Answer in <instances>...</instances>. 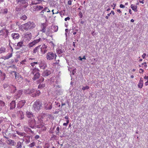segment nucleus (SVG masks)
Wrapping results in <instances>:
<instances>
[{
    "instance_id": "a878e982",
    "label": "nucleus",
    "mask_w": 148,
    "mask_h": 148,
    "mask_svg": "<svg viewBox=\"0 0 148 148\" xmlns=\"http://www.w3.org/2000/svg\"><path fill=\"white\" fill-rule=\"evenodd\" d=\"M24 130L25 132H30L31 133H33V131L31 130V129L28 128L26 126H24Z\"/></svg>"
},
{
    "instance_id": "338daca9",
    "label": "nucleus",
    "mask_w": 148,
    "mask_h": 148,
    "mask_svg": "<svg viewBox=\"0 0 148 148\" xmlns=\"http://www.w3.org/2000/svg\"><path fill=\"white\" fill-rule=\"evenodd\" d=\"M144 0H139V2L143 4L144 3Z\"/></svg>"
},
{
    "instance_id": "c85d7f7f",
    "label": "nucleus",
    "mask_w": 148,
    "mask_h": 148,
    "mask_svg": "<svg viewBox=\"0 0 148 148\" xmlns=\"http://www.w3.org/2000/svg\"><path fill=\"white\" fill-rule=\"evenodd\" d=\"M24 44L23 41H21L18 42L17 44V46L19 48H20L24 46Z\"/></svg>"
},
{
    "instance_id": "9b49d317",
    "label": "nucleus",
    "mask_w": 148,
    "mask_h": 148,
    "mask_svg": "<svg viewBox=\"0 0 148 148\" xmlns=\"http://www.w3.org/2000/svg\"><path fill=\"white\" fill-rule=\"evenodd\" d=\"M51 73V71L48 70H44L42 73V75L43 77L47 76Z\"/></svg>"
},
{
    "instance_id": "c9c22d12",
    "label": "nucleus",
    "mask_w": 148,
    "mask_h": 148,
    "mask_svg": "<svg viewBox=\"0 0 148 148\" xmlns=\"http://www.w3.org/2000/svg\"><path fill=\"white\" fill-rule=\"evenodd\" d=\"M27 17L25 15H22L20 17V18L21 19H23L24 20H25L27 19Z\"/></svg>"
},
{
    "instance_id": "052dcab7",
    "label": "nucleus",
    "mask_w": 148,
    "mask_h": 148,
    "mask_svg": "<svg viewBox=\"0 0 148 148\" xmlns=\"http://www.w3.org/2000/svg\"><path fill=\"white\" fill-rule=\"evenodd\" d=\"M50 43L51 44V45L52 46L54 47V45L53 43V42L52 41H50Z\"/></svg>"
},
{
    "instance_id": "f8f14e48",
    "label": "nucleus",
    "mask_w": 148,
    "mask_h": 148,
    "mask_svg": "<svg viewBox=\"0 0 148 148\" xmlns=\"http://www.w3.org/2000/svg\"><path fill=\"white\" fill-rule=\"evenodd\" d=\"M47 46L45 44L43 45L41 48L40 47V50L42 53H45L47 52L46 49L47 48Z\"/></svg>"
},
{
    "instance_id": "e433bc0d",
    "label": "nucleus",
    "mask_w": 148,
    "mask_h": 148,
    "mask_svg": "<svg viewBox=\"0 0 148 148\" xmlns=\"http://www.w3.org/2000/svg\"><path fill=\"white\" fill-rule=\"evenodd\" d=\"M47 127L45 126V124L44 125H42V127L40 128V130L42 131H45L47 130Z\"/></svg>"
},
{
    "instance_id": "c03bdc74",
    "label": "nucleus",
    "mask_w": 148,
    "mask_h": 148,
    "mask_svg": "<svg viewBox=\"0 0 148 148\" xmlns=\"http://www.w3.org/2000/svg\"><path fill=\"white\" fill-rule=\"evenodd\" d=\"M38 64V62H32L31 63V65L32 66L34 67V66Z\"/></svg>"
},
{
    "instance_id": "0e129e2a",
    "label": "nucleus",
    "mask_w": 148,
    "mask_h": 148,
    "mask_svg": "<svg viewBox=\"0 0 148 148\" xmlns=\"http://www.w3.org/2000/svg\"><path fill=\"white\" fill-rule=\"evenodd\" d=\"M68 4L69 5H71L72 4V1L71 0L69 1L68 2Z\"/></svg>"
},
{
    "instance_id": "423d86ee",
    "label": "nucleus",
    "mask_w": 148,
    "mask_h": 148,
    "mask_svg": "<svg viewBox=\"0 0 148 148\" xmlns=\"http://www.w3.org/2000/svg\"><path fill=\"white\" fill-rule=\"evenodd\" d=\"M32 34L30 32H27L23 35V38L24 41H28L30 40L32 38Z\"/></svg>"
},
{
    "instance_id": "9d476101",
    "label": "nucleus",
    "mask_w": 148,
    "mask_h": 148,
    "mask_svg": "<svg viewBox=\"0 0 148 148\" xmlns=\"http://www.w3.org/2000/svg\"><path fill=\"white\" fill-rule=\"evenodd\" d=\"M45 109L46 110H50L52 108V104L51 102L46 103L44 104Z\"/></svg>"
},
{
    "instance_id": "1a4fd4ad",
    "label": "nucleus",
    "mask_w": 148,
    "mask_h": 148,
    "mask_svg": "<svg viewBox=\"0 0 148 148\" xmlns=\"http://www.w3.org/2000/svg\"><path fill=\"white\" fill-rule=\"evenodd\" d=\"M39 66L40 69H44L47 67V64L45 61L42 60L39 62Z\"/></svg>"
},
{
    "instance_id": "79ce46f5",
    "label": "nucleus",
    "mask_w": 148,
    "mask_h": 148,
    "mask_svg": "<svg viewBox=\"0 0 148 148\" xmlns=\"http://www.w3.org/2000/svg\"><path fill=\"white\" fill-rule=\"evenodd\" d=\"M60 127H57L56 130V134L57 135H58L59 132Z\"/></svg>"
},
{
    "instance_id": "39448f33",
    "label": "nucleus",
    "mask_w": 148,
    "mask_h": 148,
    "mask_svg": "<svg viewBox=\"0 0 148 148\" xmlns=\"http://www.w3.org/2000/svg\"><path fill=\"white\" fill-rule=\"evenodd\" d=\"M56 57L57 55L56 53L50 51L47 54L46 58L48 60H52L56 59Z\"/></svg>"
},
{
    "instance_id": "cd10ccee",
    "label": "nucleus",
    "mask_w": 148,
    "mask_h": 148,
    "mask_svg": "<svg viewBox=\"0 0 148 148\" xmlns=\"http://www.w3.org/2000/svg\"><path fill=\"white\" fill-rule=\"evenodd\" d=\"M12 56V53H8L6 56H4V59H8L11 58Z\"/></svg>"
},
{
    "instance_id": "680f3d73",
    "label": "nucleus",
    "mask_w": 148,
    "mask_h": 148,
    "mask_svg": "<svg viewBox=\"0 0 148 148\" xmlns=\"http://www.w3.org/2000/svg\"><path fill=\"white\" fill-rule=\"evenodd\" d=\"M119 6L121 8H124L125 7V6L122 4H120Z\"/></svg>"
},
{
    "instance_id": "6ab92c4d",
    "label": "nucleus",
    "mask_w": 148,
    "mask_h": 148,
    "mask_svg": "<svg viewBox=\"0 0 148 148\" xmlns=\"http://www.w3.org/2000/svg\"><path fill=\"white\" fill-rule=\"evenodd\" d=\"M16 88L13 85H11L10 86V91L12 93H14L16 90Z\"/></svg>"
},
{
    "instance_id": "f3484780",
    "label": "nucleus",
    "mask_w": 148,
    "mask_h": 148,
    "mask_svg": "<svg viewBox=\"0 0 148 148\" xmlns=\"http://www.w3.org/2000/svg\"><path fill=\"white\" fill-rule=\"evenodd\" d=\"M11 36L13 38L14 40L18 39L20 37V36L18 34L15 33H13L11 34Z\"/></svg>"
},
{
    "instance_id": "7c9ffc66",
    "label": "nucleus",
    "mask_w": 148,
    "mask_h": 148,
    "mask_svg": "<svg viewBox=\"0 0 148 148\" xmlns=\"http://www.w3.org/2000/svg\"><path fill=\"white\" fill-rule=\"evenodd\" d=\"M5 103L2 101L0 100V108L1 109L5 105Z\"/></svg>"
},
{
    "instance_id": "2f4dec72",
    "label": "nucleus",
    "mask_w": 148,
    "mask_h": 148,
    "mask_svg": "<svg viewBox=\"0 0 148 148\" xmlns=\"http://www.w3.org/2000/svg\"><path fill=\"white\" fill-rule=\"evenodd\" d=\"M22 147V143L20 142H18L17 143L16 148H21Z\"/></svg>"
},
{
    "instance_id": "5fc2aeb1",
    "label": "nucleus",
    "mask_w": 148,
    "mask_h": 148,
    "mask_svg": "<svg viewBox=\"0 0 148 148\" xmlns=\"http://www.w3.org/2000/svg\"><path fill=\"white\" fill-rule=\"evenodd\" d=\"M47 116V118H48L49 119H51L52 117V115H50V114L48 115Z\"/></svg>"
},
{
    "instance_id": "6e6552de",
    "label": "nucleus",
    "mask_w": 148,
    "mask_h": 148,
    "mask_svg": "<svg viewBox=\"0 0 148 148\" xmlns=\"http://www.w3.org/2000/svg\"><path fill=\"white\" fill-rule=\"evenodd\" d=\"M17 2L19 4L22 5L24 8H26L28 5V0H16Z\"/></svg>"
},
{
    "instance_id": "864d4df0",
    "label": "nucleus",
    "mask_w": 148,
    "mask_h": 148,
    "mask_svg": "<svg viewBox=\"0 0 148 148\" xmlns=\"http://www.w3.org/2000/svg\"><path fill=\"white\" fill-rule=\"evenodd\" d=\"M142 64H144V67L145 68H146L147 67V63L146 62H145L143 63H142Z\"/></svg>"
},
{
    "instance_id": "8fccbe9b",
    "label": "nucleus",
    "mask_w": 148,
    "mask_h": 148,
    "mask_svg": "<svg viewBox=\"0 0 148 148\" xmlns=\"http://www.w3.org/2000/svg\"><path fill=\"white\" fill-rule=\"evenodd\" d=\"M69 120H66V123H64L63 124V125L64 126H66L69 123Z\"/></svg>"
},
{
    "instance_id": "4c0bfd02",
    "label": "nucleus",
    "mask_w": 148,
    "mask_h": 148,
    "mask_svg": "<svg viewBox=\"0 0 148 148\" xmlns=\"http://www.w3.org/2000/svg\"><path fill=\"white\" fill-rule=\"evenodd\" d=\"M35 144H36L35 143L33 142V143H31L29 145V147H30L32 148L34 147L35 145Z\"/></svg>"
},
{
    "instance_id": "de8ad7c7",
    "label": "nucleus",
    "mask_w": 148,
    "mask_h": 148,
    "mask_svg": "<svg viewBox=\"0 0 148 148\" xmlns=\"http://www.w3.org/2000/svg\"><path fill=\"white\" fill-rule=\"evenodd\" d=\"M89 87L88 86H84L82 88V89L83 90H85L86 89H89Z\"/></svg>"
},
{
    "instance_id": "58836bf2",
    "label": "nucleus",
    "mask_w": 148,
    "mask_h": 148,
    "mask_svg": "<svg viewBox=\"0 0 148 148\" xmlns=\"http://www.w3.org/2000/svg\"><path fill=\"white\" fill-rule=\"evenodd\" d=\"M35 45V44L34 43V41H33L32 42L29 43L28 45V46L29 47H33L34 45Z\"/></svg>"
},
{
    "instance_id": "e2e57ef3",
    "label": "nucleus",
    "mask_w": 148,
    "mask_h": 148,
    "mask_svg": "<svg viewBox=\"0 0 148 148\" xmlns=\"http://www.w3.org/2000/svg\"><path fill=\"white\" fill-rule=\"evenodd\" d=\"M146 55L145 53H144L142 56V57L144 59L145 58V56H146Z\"/></svg>"
},
{
    "instance_id": "a18cd8bd",
    "label": "nucleus",
    "mask_w": 148,
    "mask_h": 148,
    "mask_svg": "<svg viewBox=\"0 0 148 148\" xmlns=\"http://www.w3.org/2000/svg\"><path fill=\"white\" fill-rule=\"evenodd\" d=\"M40 38H39L38 39H36L33 41L34 42L35 44L39 42L40 41Z\"/></svg>"
},
{
    "instance_id": "37998d69",
    "label": "nucleus",
    "mask_w": 148,
    "mask_h": 148,
    "mask_svg": "<svg viewBox=\"0 0 148 148\" xmlns=\"http://www.w3.org/2000/svg\"><path fill=\"white\" fill-rule=\"evenodd\" d=\"M45 86V84H40L38 86V88H43Z\"/></svg>"
},
{
    "instance_id": "a211bd4d",
    "label": "nucleus",
    "mask_w": 148,
    "mask_h": 148,
    "mask_svg": "<svg viewBox=\"0 0 148 148\" xmlns=\"http://www.w3.org/2000/svg\"><path fill=\"white\" fill-rule=\"evenodd\" d=\"M143 78L142 77H141L140 78V79L139 81V82L138 85V88H141L143 86Z\"/></svg>"
},
{
    "instance_id": "a19ab883",
    "label": "nucleus",
    "mask_w": 148,
    "mask_h": 148,
    "mask_svg": "<svg viewBox=\"0 0 148 148\" xmlns=\"http://www.w3.org/2000/svg\"><path fill=\"white\" fill-rule=\"evenodd\" d=\"M30 91V90L29 89H26L25 90L24 92L26 94H29V92Z\"/></svg>"
},
{
    "instance_id": "f704fd0d",
    "label": "nucleus",
    "mask_w": 148,
    "mask_h": 148,
    "mask_svg": "<svg viewBox=\"0 0 148 148\" xmlns=\"http://www.w3.org/2000/svg\"><path fill=\"white\" fill-rule=\"evenodd\" d=\"M5 49L4 47H1L0 48V53H4L5 51Z\"/></svg>"
},
{
    "instance_id": "0eeeda50",
    "label": "nucleus",
    "mask_w": 148,
    "mask_h": 148,
    "mask_svg": "<svg viewBox=\"0 0 148 148\" xmlns=\"http://www.w3.org/2000/svg\"><path fill=\"white\" fill-rule=\"evenodd\" d=\"M42 104L41 102L39 100H36L33 104V106L36 110H38L40 109Z\"/></svg>"
},
{
    "instance_id": "4468645a",
    "label": "nucleus",
    "mask_w": 148,
    "mask_h": 148,
    "mask_svg": "<svg viewBox=\"0 0 148 148\" xmlns=\"http://www.w3.org/2000/svg\"><path fill=\"white\" fill-rule=\"evenodd\" d=\"M26 101L25 100H21L19 101L17 105V107L21 108L25 105Z\"/></svg>"
},
{
    "instance_id": "c756f323",
    "label": "nucleus",
    "mask_w": 148,
    "mask_h": 148,
    "mask_svg": "<svg viewBox=\"0 0 148 148\" xmlns=\"http://www.w3.org/2000/svg\"><path fill=\"white\" fill-rule=\"evenodd\" d=\"M16 133L19 135L21 136H25V133L23 132H20L18 131H16Z\"/></svg>"
},
{
    "instance_id": "bb28decb",
    "label": "nucleus",
    "mask_w": 148,
    "mask_h": 148,
    "mask_svg": "<svg viewBox=\"0 0 148 148\" xmlns=\"http://www.w3.org/2000/svg\"><path fill=\"white\" fill-rule=\"evenodd\" d=\"M40 46H38V47H36L33 50V53H35L39 51V50H40Z\"/></svg>"
},
{
    "instance_id": "774afa93",
    "label": "nucleus",
    "mask_w": 148,
    "mask_h": 148,
    "mask_svg": "<svg viewBox=\"0 0 148 148\" xmlns=\"http://www.w3.org/2000/svg\"><path fill=\"white\" fill-rule=\"evenodd\" d=\"M144 78L145 79H146L147 80V81H148V76H145L144 77Z\"/></svg>"
},
{
    "instance_id": "f257e3e1",
    "label": "nucleus",
    "mask_w": 148,
    "mask_h": 148,
    "mask_svg": "<svg viewBox=\"0 0 148 148\" xmlns=\"http://www.w3.org/2000/svg\"><path fill=\"white\" fill-rule=\"evenodd\" d=\"M36 25L33 22L29 21L20 26V29L23 31L29 30L35 28Z\"/></svg>"
},
{
    "instance_id": "69168bd1",
    "label": "nucleus",
    "mask_w": 148,
    "mask_h": 148,
    "mask_svg": "<svg viewBox=\"0 0 148 148\" xmlns=\"http://www.w3.org/2000/svg\"><path fill=\"white\" fill-rule=\"evenodd\" d=\"M40 137V136L39 135H36V136L35 137V139H38V138H39Z\"/></svg>"
},
{
    "instance_id": "ea45409f",
    "label": "nucleus",
    "mask_w": 148,
    "mask_h": 148,
    "mask_svg": "<svg viewBox=\"0 0 148 148\" xmlns=\"http://www.w3.org/2000/svg\"><path fill=\"white\" fill-rule=\"evenodd\" d=\"M53 29L55 32H56L58 30V27L57 26H54L53 27Z\"/></svg>"
},
{
    "instance_id": "412c9836",
    "label": "nucleus",
    "mask_w": 148,
    "mask_h": 148,
    "mask_svg": "<svg viewBox=\"0 0 148 148\" xmlns=\"http://www.w3.org/2000/svg\"><path fill=\"white\" fill-rule=\"evenodd\" d=\"M45 124V123L42 122H40L36 125V126L37 128L40 129L42 127V125H44Z\"/></svg>"
},
{
    "instance_id": "3c124183",
    "label": "nucleus",
    "mask_w": 148,
    "mask_h": 148,
    "mask_svg": "<svg viewBox=\"0 0 148 148\" xmlns=\"http://www.w3.org/2000/svg\"><path fill=\"white\" fill-rule=\"evenodd\" d=\"M78 15H79V17L80 18H82V17H83V14H82V12L80 11L79 12V13Z\"/></svg>"
},
{
    "instance_id": "5701e85b",
    "label": "nucleus",
    "mask_w": 148,
    "mask_h": 148,
    "mask_svg": "<svg viewBox=\"0 0 148 148\" xmlns=\"http://www.w3.org/2000/svg\"><path fill=\"white\" fill-rule=\"evenodd\" d=\"M8 10L7 8H3L1 9L0 13L6 14L8 13Z\"/></svg>"
},
{
    "instance_id": "72a5a7b5",
    "label": "nucleus",
    "mask_w": 148,
    "mask_h": 148,
    "mask_svg": "<svg viewBox=\"0 0 148 148\" xmlns=\"http://www.w3.org/2000/svg\"><path fill=\"white\" fill-rule=\"evenodd\" d=\"M19 113H20V114H21L20 118H21V119H24V117L23 112L22 111H20Z\"/></svg>"
},
{
    "instance_id": "4be33fe9",
    "label": "nucleus",
    "mask_w": 148,
    "mask_h": 148,
    "mask_svg": "<svg viewBox=\"0 0 148 148\" xmlns=\"http://www.w3.org/2000/svg\"><path fill=\"white\" fill-rule=\"evenodd\" d=\"M23 91L21 90H19L17 92L16 98L17 99L18 98L20 97L22 94Z\"/></svg>"
},
{
    "instance_id": "603ef678",
    "label": "nucleus",
    "mask_w": 148,
    "mask_h": 148,
    "mask_svg": "<svg viewBox=\"0 0 148 148\" xmlns=\"http://www.w3.org/2000/svg\"><path fill=\"white\" fill-rule=\"evenodd\" d=\"M144 72V70L142 69H140L139 70V73H143Z\"/></svg>"
},
{
    "instance_id": "ddd939ff",
    "label": "nucleus",
    "mask_w": 148,
    "mask_h": 148,
    "mask_svg": "<svg viewBox=\"0 0 148 148\" xmlns=\"http://www.w3.org/2000/svg\"><path fill=\"white\" fill-rule=\"evenodd\" d=\"M10 73L11 74H14L15 76V79L16 80L18 81V79L19 78L21 80H22L23 79L21 77V76H19L17 74V73L16 72L14 71H11Z\"/></svg>"
},
{
    "instance_id": "7ed1b4c3",
    "label": "nucleus",
    "mask_w": 148,
    "mask_h": 148,
    "mask_svg": "<svg viewBox=\"0 0 148 148\" xmlns=\"http://www.w3.org/2000/svg\"><path fill=\"white\" fill-rule=\"evenodd\" d=\"M26 115L27 117L31 118V120H29V125L31 128H33L34 125L36 124L35 120L34 118V115L31 112L27 111L26 112Z\"/></svg>"
},
{
    "instance_id": "393cba45",
    "label": "nucleus",
    "mask_w": 148,
    "mask_h": 148,
    "mask_svg": "<svg viewBox=\"0 0 148 148\" xmlns=\"http://www.w3.org/2000/svg\"><path fill=\"white\" fill-rule=\"evenodd\" d=\"M34 92V94H32V97H34L38 96L40 93V92L39 90H37L36 91H35V92Z\"/></svg>"
},
{
    "instance_id": "49530a36",
    "label": "nucleus",
    "mask_w": 148,
    "mask_h": 148,
    "mask_svg": "<svg viewBox=\"0 0 148 148\" xmlns=\"http://www.w3.org/2000/svg\"><path fill=\"white\" fill-rule=\"evenodd\" d=\"M27 62V60L26 59H24V60L20 62V63L22 64H25V62Z\"/></svg>"
},
{
    "instance_id": "b1692460",
    "label": "nucleus",
    "mask_w": 148,
    "mask_h": 148,
    "mask_svg": "<svg viewBox=\"0 0 148 148\" xmlns=\"http://www.w3.org/2000/svg\"><path fill=\"white\" fill-rule=\"evenodd\" d=\"M132 10L135 12H137L138 11L137 10V6L136 5H134V4H131L130 6Z\"/></svg>"
},
{
    "instance_id": "20e7f679",
    "label": "nucleus",
    "mask_w": 148,
    "mask_h": 148,
    "mask_svg": "<svg viewBox=\"0 0 148 148\" xmlns=\"http://www.w3.org/2000/svg\"><path fill=\"white\" fill-rule=\"evenodd\" d=\"M31 74L34 75V76L32 78L34 80H36L38 79L40 75L39 73V70L38 69L35 68L32 69L31 70Z\"/></svg>"
},
{
    "instance_id": "6e6d98bb",
    "label": "nucleus",
    "mask_w": 148,
    "mask_h": 148,
    "mask_svg": "<svg viewBox=\"0 0 148 148\" xmlns=\"http://www.w3.org/2000/svg\"><path fill=\"white\" fill-rule=\"evenodd\" d=\"M58 53L59 54L62 53H63V51L60 49H58Z\"/></svg>"
},
{
    "instance_id": "dca6fc26",
    "label": "nucleus",
    "mask_w": 148,
    "mask_h": 148,
    "mask_svg": "<svg viewBox=\"0 0 148 148\" xmlns=\"http://www.w3.org/2000/svg\"><path fill=\"white\" fill-rule=\"evenodd\" d=\"M6 142L8 144L10 145L14 146L16 144V142L13 140L11 139L7 140Z\"/></svg>"
},
{
    "instance_id": "2eb2a0df",
    "label": "nucleus",
    "mask_w": 148,
    "mask_h": 148,
    "mask_svg": "<svg viewBox=\"0 0 148 148\" xmlns=\"http://www.w3.org/2000/svg\"><path fill=\"white\" fill-rule=\"evenodd\" d=\"M10 110H11L14 108L16 107V102L14 101H12L9 105Z\"/></svg>"
},
{
    "instance_id": "bf43d9fd",
    "label": "nucleus",
    "mask_w": 148,
    "mask_h": 148,
    "mask_svg": "<svg viewBox=\"0 0 148 148\" xmlns=\"http://www.w3.org/2000/svg\"><path fill=\"white\" fill-rule=\"evenodd\" d=\"M70 19V18L69 17H66L64 19V20L65 21H67V20H69Z\"/></svg>"
},
{
    "instance_id": "09e8293b",
    "label": "nucleus",
    "mask_w": 148,
    "mask_h": 148,
    "mask_svg": "<svg viewBox=\"0 0 148 148\" xmlns=\"http://www.w3.org/2000/svg\"><path fill=\"white\" fill-rule=\"evenodd\" d=\"M30 91L29 92V94H34V93L35 92V91L34 89H32V90H30Z\"/></svg>"
},
{
    "instance_id": "13d9d810",
    "label": "nucleus",
    "mask_w": 148,
    "mask_h": 148,
    "mask_svg": "<svg viewBox=\"0 0 148 148\" xmlns=\"http://www.w3.org/2000/svg\"><path fill=\"white\" fill-rule=\"evenodd\" d=\"M8 86V85L7 84H5L3 85V87L4 89L7 88Z\"/></svg>"
},
{
    "instance_id": "4d7b16f0",
    "label": "nucleus",
    "mask_w": 148,
    "mask_h": 148,
    "mask_svg": "<svg viewBox=\"0 0 148 148\" xmlns=\"http://www.w3.org/2000/svg\"><path fill=\"white\" fill-rule=\"evenodd\" d=\"M44 78L42 77H41V78H40V82H43L44 81Z\"/></svg>"
},
{
    "instance_id": "f03ea898",
    "label": "nucleus",
    "mask_w": 148,
    "mask_h": 148,
    "mask_svg": "<svg viewBox=\"0 0 148 148\" xmlns=\"http://www.w3.org/2000/svg\"><path fill=\"white\" fill-rule=\"evenodd\" d=\"M47 24L46 23H41L40 31L45 33L47 36H50L52 33L51 29L50 27H47Z\"/></svg>"
},
{
    "instance_id": "473e14b6",
    "label": "nucleus",
    "mask_w": 148,
    "mask_h": 148,
    "mask_svg": "<svg viewBox=\"0 0 148 148\" xmlns=\"http://www.w3.org/2000/svg\"><path fill=\"white\" fill-rule=\"evenodd\" d=\"M43 12H50V11L49 9L47 8H45L44 9L41 11V13H43Z\"/></svg>"
},
{
    "instance_id": "aec40b11",
    "label": "nucleus",
    "mask_w": 148,
    "mask_h": 148,
    "mask_svg": "<svg viewBox=\"0 0 148 148\" xmlns=\"http://www.w3.org/2000/svg\"><path fill=\"white\" fill-rule=\"evenodd\" d=\"M34 8L36 11L40 10L43 8V7L42 6L40 5H36L34 6Z\"/></svg>"
}]
</instances>
